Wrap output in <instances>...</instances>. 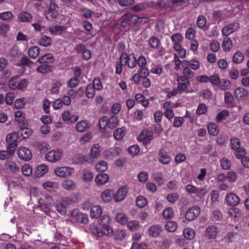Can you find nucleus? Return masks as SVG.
<instances>
[{"mask_svg":"<svg viewBox=\"0 0 249 249\" xmlns=\"http://www.w3.org/2000/svg\"><path fill=\"white\" fill-rule=\"evenodd\" d=\"M119 120L116 116H112L109 119L106 116L102 117L99 120V124L101 129L108 127L113 129L118 125Z\"/></svg>","mask_w":249,"mask_h":249,"instance_id":"nucleus-1","label":"nucleus"},{"mask_svg":"<svg viewBox=\"0 0 249 249\" xmlns=\"http://www.w3.org/2000/svg\"><path fill=\"white\" fill-rule=\"evenodd\" d=\"M111 218L107 214L102 216L98 220V224L106 231L107 237H112L113 234V229L111 226Z\"/></svg>","mask_w":249,"mask_h":249,"instance_id":"nucleus-2","label":"nucleus"},{"mask_svg":"<svg viewBox=\"0 0 249 249\" xmlns=\"http://www.w3.org/2000/svg\"><path fill=\"white\" fill-rule=\"evenodd\" d=\"M120 61L121 64L128 66L130 69L135 68L137 65V59L133 53L128 54L126 53H123L120 56Z\"/></svg>","mask_w":249,"mask_h":249,"instance_id":"nucleus-3","label":"nucleus"},{"mask_svg":"<svg viewBox=\"0 0 249 249\" xmlns=\"http://www.w3.org/2000/svg\"><path fill=\"white\" fill-rule=\"evenodd\" d=\"M230 143L232 149L236 151V156L237 158L240 159L246 155L245 149L244 147H241L239 139L235 137L232 138L231 139Z\"/></svg>","mask_w":249,"mask_h":249,"instance_id":"nucleus-4","label":"nucleus"},{"mask_svg":"<svg viewBox=\"0 0 249 249\" xmlns=\"http://www.w3.org/2000/svg\"><path fill=\"white\" fill-rule=\"evenodd\" d=\"M239 28V24L237 22L233 21L231 23L225 22L224 26L221 30V33L223 36H228L237 31Z\"/></svg>","mask_w":249,"mask_h":249,"instance_id":"nucleus-5","label":"nucleus"},{"mask_svg":"<svg viewBox=\"0 0 249 249\" xmlns=\"http://www.w3.org/2000/svg\"><path fill=\"white\" fill-rule=\"evenodd\" d=\"M72 199L69 197H64L61 202L55 205L56 210L61 215H65L67 213V207L73 203Z\"/></svg>","mask_w":249,"mask_h":249,"instance_id":"nucleus-6","label":"nucleus"},{"mask_svg":"<svg viewBox=\"0 0 249 249\" xmlns=\"http://www.w3.org/2000/svg\"><path fill=\"white\" fill-rule=\"evenodd\" d=\"M54 172L58 177L67 178L71 176L74 173V169L71 167L61 166L56 168Z\"/></svg>","mask_w":249,"mask_h":249,"instance_id":"nucleus-7","label":"nucleus"},{"mask_svg":"<svg viewBox=\"0 0 249 249\" xmlns=\"http://www.w3.org/2000/svg\"><path fill=\"white\" fill-rule=\"evenodd\" d=\"M138 19V18L136 16L133 15L129 13H126L122 17L121 26L125 28L130 26L133 22H137Z\"/></svg>","mask_w":249,"mask_h":249,"instance_id":"nucleus-8","label":"nucleus"},{"mask_svg":"<svg viewBox=\"0 0 249 249\" xmlns=\"http://www.w3.org/2000/svg\"><path fill=\"white\" fill-rule=\"evenodd\" d=\"M63 155V151L60 149L51 150L46 155V160L51 162L59 160Z\"/></svg>","mask_w":249,"mask_h":249,"instance_id":"nucleus-9","label":"nucleus"},{"mask_svg":"<svg viewBox=\"0 0 249 249\" xmlns=\"http://www.w3.org/2000/svg\"><path fill=\"white\" fill-rule=\"evenodd\" d=\"M19 158L25 161L30 160L32 157L31 150L26 147L20 146L17 150Z\"/></svg>","mask_w":249,"mask_h":249,"instance_id":"nucleus-10","label":"nucleus"},{"mask_svg":"<svg viewBox=\"0 0 249 249\" xmlns=\"http://www.w3.org/2000/svg\"><path fill=\"white\" fill-rule=\"evenodd\" d=\"M200 209L197 206L190 208L186 212L185 217L188 221H191L196 219L200 214Z\"/></svg>","mask_w":249,"mask_h":249,"instance_id":"nucleus-11","label":"nucleus"},{"mask_svg":"<svg viewBox=\"0 0 249 249\" xmlns=\"http://www.w3.org/2000/svg\"><path fill=\"white\" fill-rule=\"evenodd\" d=\"M18 139V136L15 132L8 134L6 136V141L8 144L7 146V149H14L16 150L17 146V141Z\"/></svg>","mask_w":249,"mask_h":249,"instance_id":"nucleus-12","label":"nucleus"},{"mask_svg":"<svg viewBox=\"0 0 249 249\" xmlns=\"http://www.w3.org/2000/svg\"><path fill=\"white\" fill-rule=\"evenodd\" d=\"M91 233L97 237H102L104 236H107V234L99 225L92 224L89 227Z\"/></svg>","mask_w":249,"mask_h":249,"instance_id":"nucleus-13","label":"nucleus"},{"mask_svg":"<svg viewBox=\"0 0 249 249\" xmlns=\"http://www.w3.org/2000/svg\"><path fill=\"white\" fill-rule=\"evenodd\" d=\"M58 6L54 3L51 2L49 8L45 12L46 18L49 20H52L57 16Z\"/></svg>","mask_w":249,"mask_h":249,"instance_id":"nucleus-14","label":"nucleus"},{"mask_svg":"<svg viewBox=\"0 0 249 249\" xmlns=\"http://www.w3.org/2000/svg\"><path fill=\"white\" fill-rule=\"evenodd\" d=\"M226 204L230 206H237L240 202L239 196L233 193L228 194L225 197Z\"/></svg>","mask_w":249,"mask_h":249,"instance_id":"nucleus-15","label":"nucleus"},{"mask_svg":"<svg viewBox=\"0 0 249 249\" xmlns=\"http://www.w3.org/2000/svg\"><path fill=\"white\" fill-rule=\"evenodd\" d=\"M175 107L174 104L171 102H165L163 105V107L165 110L164 115L169 120H171L174 116L173 107Z\"/></svg>","mask_w":249,"mask_h":249,"instance_id":"nucleus-16","label":"nucleus"},{"mask_svg":"<svg viewBox=\"0 0 249 249\" xmlns=\"http://www.w3.org/2000/svg\"><path fill=\"white\" fill-rule=\"evenodd\" d=\"M234 96L237 100L245 101L249 98V93L243 88H237L234 91Z\"/></svg>","mask_w":249,"mask_h":249,"instance_id":"nucleus-17","label":"nucleus"},{"mask_svg":"<svg viewBox=\"0 0 249 249\" xmlns=\"http://www.w3.org/2000/svg\"><path fill=\"white\" fill-rule=\"evenodd\" d=\"M62 119L68 124H71L76 122L79 117L76 115H71L69 111H65L62 114Z\"/></svg>","mask_w":249,"mask_h":249,"instance_id":"nucleus-18","label":"nucleus"},{"mask_svg":"<svg viewBox=\"0 0 249 249\" xmlns=\"http://www.w3.org/2000/svg\"><path fill=\"white\" fill-rule=\"evenodd\" d=\"M219 231L218 228L215 225L209 226L206 229V236L209 239H213L216 238Z\"/></svg>","mask_w":249,"mask_h":249,"instance_id":"nucleus-19","label":"nucleus"},{"mask_svg":"<svg viewBox=\"0 0 249 249\" xmlns=\"http://www.w3.org/2000/svg\"><path fill=\"white\" fill-rule=\"evenodd\" d=\"M177 81L178 83L177 88L179 92L185 91L190 84L188 79L182 75L178 77Z\"/></svg>","mask_w":249,"mask_h":249,"instance_id":"nucleus-20","label":"nucleus"},{"mask_svg":"<svg viewBox=\"0 0 249 249\" xmlns=\"http://www.w3.org/2000/svg\"><path fill=\"white\" fill-rule=\"evenodd\" d=\"M4 165L7 170L13 173H17L20 170L19 165L13 161L7 160L5 162Z\"/></svg>","mask_w":249,"mask_h":249,"instance_id":"nucleus-21","label":"nucleus"},{"mask_svg":"<svg viewBox=\"0 0 249 249\" xmlns=\"http://www.w3.org/2000/svg\"><path fill=\"white\" fill-rule=\"evenodd\" d=\"M127 192V188L123 186L121 187L117 192L114 196V199L116 202H119L124 199Z\"/></svg>","mask_w":249,"mask_h":249,"instance_id":"nucleus-22","label":"nucleus"},{"mask_svg":"<svg viewBox=\"0 0 249 249\" xmlns=\"http://www.w3.org/2000/svg\"><path fill=\"white\" fill-rule=\"evenodd\" d=\"M162 231V227L159 225L151 226L148 230L149 234L153 237H157L160 235Z\"/></svg>","mask_w":249,"mask_h":249,"instance_id":"nucleus-23","label":"nucleus"},{"mask_svg":"<svg viewBox=\"0 0 249 249\" xmlns=\"http://www.w3.org/2000/svg\"><path fill=\"white\" fill-rule=\"evenodd\" d=\"M109 180V176L105 173L98 174L95 178L96 184L98 185H102L107 183Z\"/></svg>","mask_w":249,"mask_h":249,"instance_id":"nucleus-24","label":"nucleus"},{"mask_svg":"<svg viewBox=\"0 0 249 249\" xmlns=\"http://www.w3.org/2000/svg\"><path fill=\"white\" fill-rule=\"evenodd\" d=\"M103 213L102 208L99 205H95L91 208L90 215L92 218H98Z\"/></svg>","mask_w":249,"mask_h":249,"instance_id":"nucleus-25","label":"nucleus"},{"mask_svg":"<svg viewBox=\"0 0 249 249\" xmlns=\"http://www.w3.org/2000/svg\"><path fill=\"white\" fill-rule=\"evenodd\" d=\"M32 18V15L29 13L25 11L20 13L18 16V20L19 22H30Z\"/></svg>","mask_w":249,"mask_h":249,"instance_id":"nucleus-26","label":"nucleus"},{"mask_svg":"<svg viewBox=\"0 0 249 249\" xmlns=\"http://www.w3.org/2000/svg\"><path fill=\"white\" fill-rule=\"evenodd\" d=\"M101 147L98 144H93L90 149V154L92 159H97L100 156Z\"/></svg>","mask_w":249,"mask_h":249,"instance_id":"nucleus-27","label":"nucleus"},{"mask_svg":"<svg viewBox=\"0 0 249 249\" xmlns=\"http://www.w3.org/2000/svg\"><path fill=\"white\" fill-rule=\"evenodd\" d=\"M75 213V219L78 222L87 224L89 221L88 215L87 214L84 213L73 212V214Z\"/></svg>","mask_w":249,"mask_h":249,"instance_id":"nucleus-28","label":"nucleus"},{"mask_svg":"<svg viewBox=\"0 0 249 249\" xmlns=\"http://www.w3.org/2000/svg\"><path fill=\"white\" fill-rule=\"evenodd\" d=\"M138 139L140 141H142L143 143L145 144L153 139V136L152 134H148L146 131H143L139 136Z\"/></svg>","mask_w":249,"mask_h":249,"instance_id":"nucleus-29","label":"nucleus"},{"mask_svg":"<svg viewBox=\"0 0 249 249\" xmlns=\"http://www.w3.org/2000/svg\"><path fill=\"white\" fill-rule=\"evenodd\" d=\"M126 236V231L124 230L117 229L115 231H113L112 236L115 240H122L124 239Z\"/></svg>","mask_w":249,"mask_h":249,"instance_id":"nucleus-30","label":"nucleus"},{"mask_svg":"<svg viewBox=\"0 0 249 249\" xmlns=\"http://www.w3.org/2000/svg\"><path fill=\"white\" fill-rule=\"evenodd\" d=\"M15 150L14 149H7L6 150H2L0 151V159L4 160L10 159V157L15 153Z\"/></svg>","mask_w":249,"mask_h":249,"instance_id":"nucleus-31","label":"nucleus"},{"mask_svg":"<svg viewBox=\"0 0 249 249\" xmlns=\"http://www.w3.org/2000/svg\"><path fill=\"white\" fill-rule=\"evenodd\" d=\"M15 119L19 124H23L25 126L27 125L24 114L21 111H17L15 113Z\"/></svg>","mask_w":249,"mask_h":249,"instance_id":"nucleus-32","label":"nucleus"},{"mask_svg":"<svg viewBox=\"0 0 249 249\" xmlns=\"http://www.w3.org/2000/svg\"><path fill=\"white\" fill-rule=\"evenodd\" d=\"M66 29V27L64 26L55 25L49 28V31L52 34L55 35H60Z\"/></svg>","mask_w":249,"mask_h":249,"instance_id":"nucleus-33","label":"nucleus"},{"mask_svg":"<svg viewBox=\"0 0 249 249\" xmlns=\"http://www.w3.org/2000/svg\"><path fill=\"white\" fill-rule=\"evenodd\" d=\"M48 166L45 164H40L36 169L35 174L37 177H40L45 174L48 171Z\"/></svg>","mask_w":249,"mask_h":249,"instance_id":"nucleus-34","label":"nucleus"},{"mask_svg":"<svg viewBox=\"0 0 249 249\" xmlns=\"http://www.w3.org/2000/svg\"><path fill=\"white\" fill-rule=\"evenodd\" d=\"M149 44L151 48L154 50L158 49L160 44V39L156 36H153L149 39Z\"/></svg>","mask_w":249,"mask_h":249,"instance_id":"nucleus-35","label":"nucleus"},{"mask_svg":"<svg viewBox=\"0 0 249 249\" xmlns=\"http://www.w3.org/2000/svg\"><path fill=\"white\" fill-rule=\"evenodd\" d=\"M89 127V124L87 121L83 120L79 122L76 125V129L79 132L85 131Z\"/></svg>","mask_w":249,"mask_h":249,"instance_id":"nucleus-36","label":"nucleus"},{"mask_svg":"<svg viewBox=\"0 0 249 249\" xmlns=\"http://www.w3.org/2000/svg\"><path fill=\"white\" fill-rule=\"evenodd\" d=\"M113 195V192L111 190H106L102 193L101 198L104 202H108L112 199Z\"/></svg>","mask_w":249,"mask_h":249,"instance_id":"nucleus-37","label":"nucleus"},{"mask_svg":"<svg viewBox=\"0 0 249 249\" xmlns=\"http://www.w3.org/2000/svg\"><path fill=\"white\" fill-rule=\"evenodd\" d=\"M63 187L67 190H73L75 187L74 182L71 179H65L62 182Z\"/></svg>","mask_w":249,"mask_h":249,"instance_id":"nucleus-38","label":"nucleus"},{"mask_svg":"<svg viewBox=\"0 0 249 249\" xmlns=\"http://www.w3.org/2000/svg\"><path fill=\"white\" fill-rule=\"evenodd\" d=\"M116 220L121 225H124L127 223L128 218L124 213H119L116 215Z\"/></svg>","mask_w":249,"mask_h":249,"instance_id":"nucleus-39","label":"nucleus"},{"mask_svg":"<svg viewBox=\"0 0 249 249\" xmlns=\"http://www.w3.org/2000/svg\"><path fill=\"white\" fill-rule=\"evenodd\" d=\"M183 234L186 239L191 240L195 238L196 233L193 229L187 228L184 230Z\"/></svg>","mask_w":249,"mask_h":249,"instance_id":"nucleus-40","label":"nucleus"},{"mask_svg":"<svg viewBox=\"0 0 249 249\" xmlns=\"http://www.w3.org/2000/svg\"><path fill=\"white\" fill-rule=\"evenodd\" d=\"M82 175V180L85 182L91 181L94 177L92 172L87 169L83 170Z\"/></svg>","mask_w":249,"mask_h":249,"instance_id":"nucleus-41","label":"nucleus"},{"mask_svg":"<svg viewBox=\"0 0 249 249\" xmlns=\"http://www.w3.org/2000/svg\"><path fill=\"white\" fill-rule=\"evenodd\" d=\"M53 61V56L51 54H46L40 57L37 62L41 64L51 63Z\"/></svg>","mask_w":249,"mask_h":249,"instance_id":"nucleus-42","label":"nucleus"},{"mask_svg":"<svg viewBox=\"0 0 249 249\" xmlns=\"http://www.w3.org/2000/svg\"><path fill=\"white\" fill-rule=\"evenodd\" d=\"M153 179L159 185H162L164 180L163 178L162 173L160 172H155L152 174V176Z\"/></svg>","mask_w":249,"mask_h":249,"instance_id":"nucleus-43","label":"nucleus"},{"mask_svg":"<svg viewBox=\"0 0 249 249\" xmlns=\"http://www.w3.org/2000/svg\"><path fill=\"white\" fill-rule=\"evenodd\" d=\"M79 12L82 16L86 18H90L94 13V12L85 7L80 8L79 10Z\"/></svg>","mask_w":249,"mask_h":249,"instance_id":"nucleus-44","label":"nucleus"},{"mask_svg":"<svg viewBox=\"0 0 249 249\" xmlns=\"http://www.w3.org/2000/svg\"><path fill=\"white\" fill-rule=\"evenodd\" d=\"M28 55L32 58H36L39 53V49L37 46H32L28 50Z\"/></svg>","mask_w":249,"mask_h":249,"instance_id":"nucleus-45","label":"nucleus"},{"mask_svg":"<svg viewBox=\"0 0 249 249\" xmlns=\"http://www.w3.org/2000/svg\"><path fill=\"white\" fill-rule=\"evenodd\" d=\"M208 130L209 134L211 135H216L219 131L218 127L214 123H210L208 125Z\"/></svg>","mask_w":249,"mask_h":249,"instance_id":"nucleus-46","label":"nucleus"},{"mask_svg":"<svg viewBox=\"0 0 249 249\" xmlns=\"http://www.w3.org/2000/svg\"><path fill=\"white\" fill-rule=\"evenodd\" d=\"M218 85L221 89L226 90L230 88L231 86V83L230 80L222 79H220V82Z\"/></svg>","mask_w":249,"mask_h":249,"instance_id":"nucleus-47","label":"nucleus"},{"mask_svg":"<svg viewBox=\"0 0 249 249\" xmlns=\"http://www.w3.org/2000/svg\"><path fill=\"white\" fill-rule=\"evenodd\" d=\"M52 67L47 64H42L37 67L36 71L40 73H45L51 71H52Z\"/></svg>","mask_w":249,"mask_h":249,"instance_id":"nucleus-48","label":"nucleus"},{"mask_svg":"<svg viewBox=\"0 0 249 249\" xmlns=\"http://www.w3.org/2000/svg\"><path fill=\"white\" fill-rule=\"evenodd\" d=\"M127 227L131 231H138L140 227L139 222L136 220L127 222Z\"/></svg>","mask_w":249,"mask_h":249,"instance_id":"nucleus-49","label":"nucleus"},{"mask_svg":"<svg viewBox=\"0 0 249 249\" xmlns=\"http://www.w3.org/2000/svg\"><path fill=\"white\" fill-rule=\"evenodd\" d=\"M119 155V152L116 150H107L104 153V157L107 159H112Z\"/></svg>","mask_w":249,"mask_h":249,"instance_id":"nucleus-50","label":"nucleus"},{"mask_svg":"<svg viewBox=\"0 0 249 249\" xmlns=\"http://www.w3.org/2000/svg\"><path fill=\"white\" fill-rule=\"evenodd\" d=\"M165 228L169 232H174L177 229V224L173 221H169L166 223Z\"/></svg>","mask_w":249,"mask_h":249,"instance_id":"nucleus-51","label":"nucleus"},{"mask_svg":"<svg viewBox=\"0 0 249 249\" xmlns=\"http://www.w3.org/2000/svg\"><path fill=\"white\" fill-rule=\"evenodd\" d=\"M228 215L232 217H239L241 216L240 210L237 208H231L228 211Z\"/></svg>","mask_w":249,"mask_h":249,"instance_id":"nucleus-52","label":"nucleus"},{"mask_svg":"<svg viewBox=\"0 0 249 249\" xmlns=\"http://www.w3.org/2000/svg\"><path fill=\"white\" fill-rule=\"evenodd\" d=\"M52 40L50 37L44 36L39 40V44L44 47H48L52 44Z\"/></svg>","mask_w":249,"mask_h":249,"instance_id":"nucleus-53","label":"nucleus"},{"mask_svg":"<svg viewBox=\"0 0 249 249\" xmlns=\"http://www.w3.org/2000/svg\"><path fill=\"white\" fill-rule=\"evenodd\" d=\"M244 58V54L241 52H237L234 54L232 57V60L234 63L238 64L242 62L243 61Z\"/></svg>","mask_w":249,"mask_h":249,"instance_id":"nucleus-54","label":"nucleus"},{"mask_svg":"<svg viewBox=\"0 0 249 249\" xmlns=\"http://www.w3.org/2000/svg\"><path fill=\"white\" fill-rule=\"evenodd\" d=\"M96 168L99 172H104L107 168V164L104 160H100L96 163Z\"/></svg>","mask_w":249,"mask_h":249,"instance_id":"nucleus-55","label":"nucleus"},{"mask_svg":"<svg viewBox=\"0 0 249 249\" xmlns=\"http://www.w3.org/2000/svg\"><path fill=\"white\" fill-rule=\"evenodd\" d=\"M162 214L165 219H169L172 218L174 215V211L173 209L171 207L166 208L163 210Z\"/></svg>","mask_w":249,"mask_h":249,"instance_id":"nucleus-56","label":"nucleus"},{"mask_svg":"<svg viewBox=\"0 0 249 249\" xmlns=\"http://www.w3.org/2000/svg\"><path fill=\"white\" fill-rule=\"evenodd\" d=\"M232 41L229 38H226L222 44V47L225 51H229L232 48Z\"/></svg>","mask_w":249,"mask_h":249,"instance_id":"nucleus-57","label":"nucleus"},{"mask_svg":"<svg viewBox=\"0 0 249 249\" xmlns=\"http://www.w3.org/2000/svg\"><path fill=\"white\" fill-rule=\"evenodd\" d=\"M18 76H15L12 77L9 82V87L13 89H17L18 85L17 84L18 83Z\"/></svg>","mask_w":249,"mask_h":249,"instance_id":"nucleus-58","label":"nucleus"},{"mask_svg":"<svg viewBox=\"0 0 249 249\" xmlns=\"http://www.w3.org/2000/svg\"><path fill=\"white\" fill-rule=\"evenodd\" d=\"M170 160V157L167 154L162 152L160 153L159 161L160 162L164 164H167L169 163Z\"/></svg>","mask_w":249,"mask_h":249,"instance_id":"nucleus-59","label":"nucleus"},{"mask_svg":"<svg viewBox=\"0 0 249 249\" xmlns=\"http://www.w3.org/2000/svg\"><path fill=\"white\" fill-rule=\"evenodd\" d=\"M179 197V194L176 193H170L166 197L167 200L171 203H175Z\"/></svg>","mask_w":249,"mask_h":249,"instance_id":"nucleus-60","label":"nucleus"},{"mask_svg":"<svg viewBox=\"0 0 249 249\" xmlns=\"http://www.w3.org/2000/svg\"><path fill=\"white\" fill-rule=\"evenodd\" d=\"M220 77L218 74H213L209 76V82H211L213 85H218L220 82Z\"/></svg>","mask_w":249,"mask_h":249,"instance_id":"nucleus-61","label":"nucleus"},{"mask_svg":"<svg viewBox=\"0 0 249 249\" xmlns=\"http://www.w3.org/2000/svg\"><path fill=\"white\" fill-rule=\"evenodd\" d=\"M146 199L143 196H139L136 199L137 206L141 208H143L147 204Z\"/></svg>","mask_w":249,"mask_h":249,"instance_id":"nucleus-62","label":"nucleus"},{"mask_svg":"<svg viewBox=\"0 0 249 249\" xmlns=\"http://www.w3.org/2000/svg\"><path fill=\"white\" fill-rule=\"evenodd\" d=\"M19 135H20L22 136L23 139H25L28 138L32 133V131L29 128L26 127H23L21 128L18 132Z\"/></svg>","mask_w":249,"mask_h":249,"instance_id":"nucleus-63","label":"nucleus"},{"mask_svg":"<svg viewBox=\"0 0 249 249\" xmlns=\"http://www.w3.org/2000/svg\"><path fill=\"white\" fill-rule=\"evenodd\" d=\"M207 23L206 18L202 15L199 16L197 19V25L200 28H203Z\"/></svg>","mask_w":249,"mask_h":249,"instance_id":"nucleus-64","label":"nucleus"}]
</instances>
